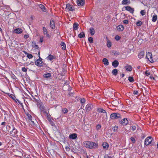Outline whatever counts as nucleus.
Listing matches in <instances>:
<instances>
[{
  "mask_svg": "<svg viewBox=\"0 0 158 158\" xmlns=\"http://www.w3.org/2000/svg\"><path fill=\"white\" fill-rule=\"evenodd\" d=\"M119 64V62L117 60H114L112 63V66L114 68H116L118 66Z\"/></svg>",
  "mask_w": 158,
  "mask_h": 158,
  "instance_id": "obj_14",
  "label": "nucleus"
},
{
  "mask_svg": "<svg viewBox=\"0 0 158 158\" xmlns=\"http://www.w3.org/2000/svg\"><path fill=\"white\" fill-rule=\"evenodd\" d=\"M73 29L74 30H77L79 28V24L77 23H74L73 26Z\"/></svg>",
  "mask_w": 158,
  "mask_h": 158,
  "instance_id": "obj_26",
  "label": "nucleus"
},
{
  "mask_svg": "<svg viewBox=\"0 0 158 158\" xmlns=\"http://www.w3.org/2000/svg\"><path fill=\"white\" fill-rule=\"evenodd\" d=\"M45 35H46V36L47 37L49 38L50 37V35L48 33H47V34H45Z\"/></svg>",
  "mask_w": 158,
  "mask_h": 158,
  "instance_id": "obj_57",
  "label": "nucleus"
},
{
  "mask_svg": "<svg viewBox=\"0 0 158 158\" xmlns=\"http://www.w3.org/2000/svg\"><path fill=\"white\" fill-rule=\"evenodd\" d=\"M88 41L91 44L93 43V39L92 37H89L88 38Z\"/></svg>",
  "mask_w": 158,
  "mask_h": 158,
  "instance_id": "obj_40",
  "label": "nucleus"
},
{
  "mask_svg": "<svg viewBox=\"0 0 158 158\" xmlns=\"http://www.w3.org/2000/svg\"><path fill=\"white\" fill-rule=\"evenodd\" d=\"M128 80L130 82H133L134 81V80L133 77L130 76L128 77Z\"/></svg>",
  "mask_w": 158,
  "mask_h": 158,
  "instance_id": "obj_38",
  "label": "nucleus"
},
{
  "mask_svg": "<svg viewBox=\"0 0 158 158\" xmlns=\"http://www.w3.org/2000/svg\"><path fill=\"white\" fill-rule=\"evenodd\" d=\"M130 2V0H123L122 2V4L123 5H126Z\"/></svg>",
  "mask_w": 158,
  "mask_h": 158,
  "instance_id": "obj_34",
  "label": "nucleus"
},
{
  "mask_svg": "<svg viewBox=\"0 0 158 158\" xmlns=\"http://www.w3.org/2000/svg\"><path fill=\"white\" fill-rule=\"evenodd\" d=\"M118 128V127L115 126L112 128V130L114 131H115L117 130Z\"/></svg>",
  "mask_w": 158,
  "mask_h": 158,
  "instance_id": "obj_44",
  "label": "nucleus"
},
{
  "mask_svg": "<svg viewBox=\"0 0 158 158\" xmlns=\"http://www.w3.org/2000/svg\"><path fill=\"white\" fill-rule=\"evenodd\" d=\"M117 30L119 31H122L124 29V27L122 25H120L117 27Z\"/></svg>",
  "mask_w": 158,
  "mask_h": 158,
  "instance_id": "obj_15",
  "label": "nucleus"
},
{
  "mask_svg": "<svg viewBox=\"0 0 158 158\" xmlns=\"http://www.w3.org/2000/svg\"><path fill=\"white\" fill-rule=\"evenodd\" d=\"M52 76L51 73H48L47 72L45 73L44 74L43 77L45 78H49Z\"/></svg>",
  "mask_w": 158,
  "mask_h": 158,
  "instance_id": "obj_17",
  "label": "nucleus"
},
{
  "mask_svg": "<svg viewBox=\"0 0 158 158\" xmlns=\"http://www.w3.org/2000/svg\"><path fill=\"white\" fill-rule=\"evenodd\" d=\"M102 62L104 65H109V63L107 59L106 58H103L102 60Z\"/></svg>",
  "mask_w": 158,
  "mask_h": 158,
  "instance_id": "obj_27",
  "label": "nucleus"
},
{
  "mask_svg": "<svg viewBox=\"0 0 158 158\" xmlns=\"http://www.w3.org/2000/svg\"><path fill=\"white\" fill-rule=\"evenodd\" d=\"M157 15H154L152 16V20H157Z\"/></svg>",
  "mask_w": 158,
  "mask_h": 158,
  "instance_id": "obj_41",
  "label": "nucleus"
},
{
  "mask_svg": "<svg viewBox=\"0 0 158 158\" xmlns=\"http://www.w3.org/2000/svg\"><path fill=\"white\" fill-rule=\"evenodd\" d=\"M106 45L109 48H110L111 46V43L110 40H108L107 41Z\"/></svg>",
  "mask_w": 158,
  "mask_h": 158,
  "instance_id": "obj_35",
  "label": "nucleus"
},
{
  "mask_svg": "<svg viewBox=\"0 0 158 158\" xmlns=\"http://www.w3.org/2000/svg\"><path fill=\"white\" fill-rule=\"evenodd\" d=\"M5 124V123L4 122H3L2 123L1 125H4Z\"/></svg>",
  "mask_w": 158,
  "mask_h": 158,
  "instance_id": "obj_62",
  "label": "nucleus"
},
{
  "mask_svg": "<svg viewBox=\"0 0 158 158\" xmlns=\"http://www.w3.org/2000/svg\"><path fill=\"white\" fill-rule=\"evenodd\" d=\"M152 138L151 136H149L146 138L144 141V144L146 145H148L152 142Z\"/></svg>",
  "mask_w": 158,
  "mask_h": 158,
  "instance_id": "obj_6",
  "label": "nucleus"
},
{
  "mask_svg": "<svg viewBox=\"0 0 158 158\" xmlns=\"http://www.w3.org/2000/svg\"><path fill=\"white\" fill-rule=\"evenodd\" d=\"M43 33L44 35H45V34H47V33H48L47 29L45 27H43Z\"/></svg>",
  "mask_w": 158,
  "mask_h": 158,
  "instance_id": "obj_37",
  "label": "nucleus"
},
{
  "mask_svg": "<svg viewBox=\"0 0 158 158\" xmlns=\"http://www.w3.org/2000/svg\"><path fill=\"white\" fill-rule=\"evenodd\" d=\"M10 98L16 103H19L21 106L23 108V104L18 99H17L15 94H10Z\"/></svg>",
  "mask_w": 158,
  "mask_h": 158,
  "instance_id": "obj_2",
  "label": "nucleus"
},
{
  "mask_svg": "<svg viewBox=\"0 0 158 158\" xmlns=\"http://www.w3.org/2000/svg\"><path fill=\"white\" fill-rule=\"evenodd\" d=\"M62 112L64 114H65L68 112V110L66 108H64L62 109Z\"/></svg>",
  "mask_w": 158,
  "mask_h": 158,
  "instance_id": "obj_39",
  "label": "nucleus"
},
{
  "mask_svg": "<svg viewBox=\"0 0 158 158\" xmlns=\"http://www.w3.org/2000/svg\"><path fill=\"white\" fill-rule=\"evenodd\" d=\"M39 7L40 8L41 10L44 12H46L47 10L45 7V6L42 4H40L39 5Z\"/></svg>",
  "mask_w": 158,
  "mask_h": 158,
  "instance_id": "obj_18",
  "label": "nucleus"
},
{
  "mask_svg": "<svg viewBox=\"0 0 158 158\" xmlns=\"http://www.w3.org/2000/svg\"><path fill=\"white\" fill-rule=\"evenodd\" d=\"M142 23L141 22L140 20H139V21L136 23V25L138 26H140L141 25Z\"/></svg>",
  "mask_w": 158,
  "mask_h": 158,
  "instance_id": "obj_42",
  "label": "nucleus"
},
{
  "mask_svg": "<svg viewBox=\"0 0 158 158\" xmlns=\"http://www.w3.org/2000/svg\"><path fill=\"white\" fill-rule=\"evenodd\" d=\"M128 121L127 118H125L122 119L121 121V123L123 125H126L128 123Z\"/></svg>",
  "mask_w": 158,
  "mask_h": 158,
  "instance_id": "obj_12",
  "label": "nucleus"
},
{
  "mask_svg": "<svg viewBox=\"0 0 158 158\" xmlns=\"http://www.w3.org/2000/svg\"><path fill=\"white\" fill-rule=\"evenodd\" d=\"M92 107L93 105L91 104H88L85 107L86 110L87 112H89L91 110Z\"/></svg>",
  "mask_w": 158,
  "mask_h": 158,
  "instance_id": "obj_11",
  "label": "nucleus"
},
{
  "mask_svg": "<svg viewBox=\"0 0 158 158\" xmlns=\"http://www.w3.org/2000/svg\"><path fill=\"white\" fill-rule=\"evenodd\" d=\"M140 14L142 15H144L145 14V11L144 10H141L140 11Z\"/></svg>",
  "mask_w": 158,
  "mask_h": 158,
  "instance_id": "obj_45",
  "label": "nucleus"
},
{
  "mask_svg": "<svg viewBox=\"0 0 158 158\" xmlns=\"http://www.w3.org/2000/svg\"><path fill=\"white\" fill-rule=\"evenodd\" d=\"M105 158H112L111 157L108 155L106 156H105Z\"/></svg>",
  "mask_w": 158,
  "mask_h": 158,
  "instance_id": "obj_60",
  "label": "nucleus"
},
{
  "mask_svg": "<svg viewBox=\"0 0 158 158\" xmlns=\"http://www.w3.org/2000/svg\"><path fill=\"white\" fill-rule=\"evenodd\" d=\"M77 2L78 6H83L85 3V0H77Z\"/></svg>",
  "mask_w": 158,
  "mask_h": 158,
  "instance_id": "obj_13",
  "label": "nucleus"
},
{
  "mask_svg": "<svg viewBox=\"0 0 158 158\" xmlns=\"http://www.w3.org/2000/svg\"><path fill=\"white\" fill-rule=\"evenodd\" d=\"M89 30L90 34L92 35H94L95 33V31L94 28L90 27V28L89 29Z\"/></svg>",
  "mask_w": 158,
  "mask_h": 158,
  "instance_id": "obj_29",
  "label": "nucleus"
},
{
  "mask_svg": "<svg viewBox=\"0 0 158 158\" xmlns=\"http://www.w3.org/2000/svg\"><path fill=\"white\" fill-rule=\"evenodd\" d=\"M80 102L81 103H84L85 102V98H81L80 99Z\"/></svg>",
  "mask_w": 158,
  "mask_h": 158,
  "instance_id": "obj_43",
  "label": "nucleus"
},
{
  "mask_svg": "<svg viewBox=\"0 0 158 158\" xmlns=\"http://www.w3.org/2000/svg\"><path fill=\"white\" fill-rule=\"evenodd\" d=\"M60 45L62 47V49L63 50H65L66 49V45L65 43L62 42L60 43Z\"/></svg>",
  "mask_w": 158,
  "mask_h": 158,
  "instance_id": "obj_33",
  "label": "nucleus"
},
{
  "mask_svg": "<svg viewBox=\"0 0 158 158\" xmlns=\"http://www.w3.org/2000/svg\"><path fill=\"white\" fill-rule=\"evenodd\" d=\"M121 38L118 35H117L115 36V39L117 40H119Z\"/></svg>",
  "mask_w": 158,
  "mask_h": 158,
  "instance_id": "obj_48",
  "label": "nucleus"
},
{
  "mask_svg": "<svg viewBox=\"0 0 158 158\" xmlns=\"http://www.w3.org/2000/svg\"><path fill=\"white\" fill-rule=\"evenodd\" d=\"M33 47L36 49H38L39 48V47H38V45L36 44H35L34 45H33Z\"/></svg>",
  "mask_w": 158,
  "mask_h": 158,
  "instance_id": "obj_51",
  "label": "nucleus"
},
{
  "mask_svg": "<svg viewBox=\"0 0 158 158\" xmlns=\"http://www.w3.org/2000/svg\"><path fill=\"white\" fill-rule=\"evenodd\" d=\"M101 126L100 125L98 124L96 126V129L97 130H98L101 128Z\"/></svg>",
  "mask_w": 158,
  "mask_h": 158,
  "instance_id": "obj_46",
  "label": "nucleus"
},
{
  "mask_svg": "<svg viewBox=\"0 0 158 158\" xmlns=\"http://www.w3.org/2000/svg\"><path fill=\"white\" fill-rule=\"evenodd\" d=\"M125 9L127 11H129V12L131 13H133L134 11V9L133 8L131 7L130 6H127L125 7Z\"/></svg>",
  "mask_w": 158,
  "mask_h": 158,
  "instance_id": "obj_10",
  "label": "nucleus"
},
{
  "mask_svg": "<svg viewBox=\"0 0 158 158\" xmlns=\"http://www.w3.org/2000/svg\"><path fill=\"white\" fill-rule=\"evenodd\" d=\"M84 146L86 147L94 149L96 148L98 146V144L94 142L85 141L83 143Z\"/></svg>",
  "mask_w": 158,
  "mask_h": 158,
  "instance_id": "obj_1",
  "label": "nucleus"
},
{
  "mask_svg": "<svg viewBox=\"0 0 158 158\" xmlns=\"http://www.w3.org/2000/svg\"><path fill=\"white\" fill-rule=\"evenodd\" d=\"M130 139L133 143H135V139L134 137H131L130 138Z\"/></svg>",
  "mask_w": 158,
  "mask_h": 158,
  "instance_id": "obj_47",
  "label": "nucleus"
},
{
  "mask_svg": "<svg viewBox=\"0 0 158 158\" xmlns=\"http://www.w3.org/2000/svg\"><path fill=\"white\" fill-rule=\"evenodd\" d=\"M125 69L127 71L129 72L132 70V68L131 65H128V64H126L125 66Z\"/></svg>",
  "mask_w": 158,
  "mask_h": 158,
  "instance_id": "obj_16",
  "label": "nucleus"
},
{
  "mask_svg": "<svg viewBox=\"0 0 158 158\" xmlns=\"http://www.w3.org/2000/svg\"><path fill=\"white\" fill-rule=\"evenodd\" d=\"M28 118H29V119L30 120H31V118H32V116H31V115H29H29H28Z\"/></svg>",
  "mask_w": 158,
  "mask_h": 158,
  "instance_id": "obj_61",
  "label": "nucleus"
},
{
  "mask_svg": "<svg viewBox=\"0 0 158 158\" xmlns=\"http://www.w3.org/2000/svg\"><path fill=\"white\" fill-rule=\"evenodd\" d=\"M144 51H141L138 55V57L141 59L144 57Z\"/></svg>",
  "mask_w": 158,
  "mask_h": 158,
  "instance_id": "obj_20",
  "label": "nucleus"
},
{
  "mask_svg": "<svg viewBox=\"0 0 158 158\" xmlns=\"http://www.w3.org/2000/svg\"><path fill=\"white\" fill-rule=\"evenodd\" d=\"M121 117L120 114L117 113H114L111 114L110 118L112 119H118Z\"/></svg>",
  "mask_w": 158,
  "mask_h": 158,
  "instance_id": "obj_4",
  "label": "nucleus"
},
{
  "mask_svg": "<svg viewBox=\"0 0 158 158\" xmlns=\"http://www.w3.org/2000/svg\"><path fill=\"white\" fill-rule=\"evenodd\" d=\"M133 94L135 95H138L139 94V92L137 90H134L133 91Z\"/></svg>",
  "mask_w": 158,
  "mask_h": 158,
  "instance_id": "obj_50",
  "label": "nucleus"
},
{
  "mask_svg": "<svg viewBox=\"0 0 158 158\" xmlns=\"http://www.w3.org/2000/svg\"><path fill=\"white\" fill-rule=\"evenodd\" d=\"M14 31L15 33H16L17 34H19V33H21L22 32V30L20 28H18L15 29L14 30Z\"/></svg>",
  "mask_w": 158,
  "mask_h": 158,
  "instance_id": "obj_21",
  "label": "nucleus"
},
{
  "mask_svg": "<svg viewBox=\"0 0 158 158\" xmlns=\"http://www.w3.org/2000/svg\"><path fill=\"white\" fill-rule=\"evenodd\" d=\"M12 77L13 78H14L15 80L16 79V78H16V77L14 75V77Z\"/></svg>",
  "mask_w": 158,
  "mask_h": 158,
  "instance_id": "obj_63",
  "label": "nucleus"
},
{
  "mask_svg": "<svg viewBox=\"0 0 158 158\" xmlns=\"http://www.w3.org/2000/svg\"><path fill=\"white\" fill-rule=\"evenodd\" d=\"M97 111L99 113H106V110L102 108H98Z\"/></svg>",
  "mask_w": 158,
  "mask_h": 158,
  "instance_id": "obj_32",
  "label": "nucleus"
},
{
  "mask_svg": "<svg viewBox=\"0 0 158 158\" xmlns=\"http://www.w3.org/2000/svg\"><path fill=\"white\" fill-rule=\"evenodd\" d=\"M17 130L14 127L12 131H10V136H12L13 137H16L17 136Z\"/></svg>",
  "mask_w": 158,
  "mask_h": 158,
  "instance_id": "obj_8",
  "label": "nucleus"
},
{
  "mask_svg": "<svg viewBox=\"0 0 158 158\" xmlns=\"http://www.w3.org/2000/svg\"><path fill=\"white\" fill-rule=\"evenodd\" d=\"M85 34L83 31L82 32L80 33L78 35V37L79 38H82L85 36Z\"/></svg>",
  "mask_w": 158,
  "mask_h": 158,
  "instance_id": "obj_28",
  "label": "nucleus"
},
{
  "mask_svg": "<svg viewBox=\"0 0 158 158\" xmlns=\"http://www.w3.org/2000/svg\"><path fill=\"white\" fill-rule=\"evenodd\" d=\"M65 149H66L67 151H69L70 149V148L68 146L65 147Z\"/></svg>",
  "mask_w": 158,
  "mask_h": 158,
  "instance_id": "obj_56",
  "label": "nucleus"
},
{
  "mask_svg": "<svg viewBox=\"0 0 158 158\" xmlns=\"http://www.w3.org/2000/svg\"><path fill=\"white\" fill-rule=\"evenodd\" d=\"M77 135L76 133H73L72 134H70L69 135V138L70 139H75L77 137Z\"/></svg>",
  "mask_w": 158,
  "mask_h": 158,
  "instance_id": "obj_9",
  "label": "nucleus"
},
{
  "mask_svg": "<svg viewBox=\"0 0 158 158\" xmlns=\"http://www.w3.org/2000/svg\"><path fill=\"white\" fill-rule=\"evenodd\" d=\"M50 27L52 29H54L55 28V22L54 20H50Z\"/></svg>",
  "mask_w": 158,
  "mask_h": 158,
  "instance_id": "obj_22",
  "label": "nucleus"
},
{
  "mask_svg": "<svg viewBox=\"0 0 158 158\" xmlns=\"http://www.w3.org/2000/svg\"><path fill=\"white\" fill-rule=\"evenodd\" d=\"M47 58L51 61L56 59V56L51 54L49 55L47 57Z\"/></svg>",
  "mask_w": 158,
  "mask_h": 158,
  "instance_id": "obj_19",
  "label": "nucleus"
},
{
  "mask_svg": "<svg viewBox=\"0 0 158 158\" xmlns=\"http://www.w3.org/2000/svg\"><path fill=\"white\" fill-rule=\"evenodd\" d=\"M43 41H44L43 38V37H40V42L41 43H42V42H43Z\"/></svg>",
  "mask_w": 158,
  "mask_h": 158,
  "instance_id": "obj_55",
  "label": "nucleus"
},
{
  "mask_svg": "<svg viewBox=\"0 0 158 158\" xmlns=\"http://www.w3.org/2000/svg\"><path fill=\"white\" fill-rule=\"evenodd\" d=\"M35 64L38 66H42L43 63L42 61V59L39 56V59L36 60L35 62Z\"/></svg>",
  "mask_w": 158,
  "mask_h": 158,
  "instance_id": "obj_5",
  "label": "nucleus"
},
{
  "mask_svg": "<svg viewBox=\"0 0 158 158\" xmlns=\"http://www.w3.org/2000/svg\"><path fill=\"white\" fill-rule=\"evenodd\" d=\"M44 112H45L46 114V115L47 117V118H48V117L50 118V115H49V113H47V112H46L45 111Z\"/></svg>",
  "mask_w": 158,
  "mask_h": 158,
  "instance_id": "obj_53",
  "label": "nucleus"
},
{
  "mask_svg": "<svg viewBox=\"0 0 158 158\" xmlns=\"http://www.w3.org/2000/svg\"><path fill=\"white\" fill-rule=\"evenodd\" d=\"M102 146L104 149H107L108 148L109 145L106 142H104L102 143Z\"/></svg>",
  "mask_w": 158,
  "mask_h": 158,
  "instance_id": "obj_30",
  "label": "nucleus"
},
{
  "mask_svg": "<svg viewBox=\"0 0 158 158\" xmlns=\"http://www.w3.org/2000/svg\"><path fill=\"white\" fill-rule=\"evenodd\" d=\"M24 37L25 39H27L28 38L29 36L27 35H24Z\"/></svg>",
  "mask_w": 158,
  "mask_h": 158,
  "instance_id": "obj_59",
  "label": "nucleus"
},
{
  "mask_svg": "<svg viewBox=\"0 0 158 158\" xmlns=\"http://www.w3.org/2000/svg\"><path fill=\"white\" fill-rule=\"evenodd\" d=\"M138 127V126L137 125H133L131 126V129L133 131H134L136 130V127Z\"/></svg>",
  "mask_w": 158,
  "mask_h": 158,
  "instance_id": "obj_36",
  "label": "nucleus"
},
{
  "mask_svg": "<svg viewBox=\"0 0 158 158\" xmlns=\"http://www.w3.org/2000/svg\"><path fill=\"white\" fill-rule=\"evenodd\" d=\"M152 58V54L150 52H148L146 53V59H148L149 60V59L150 58V59Z\"/></svg>",
  "mask_w": 158,
  "mask_h": 158,
  "instance_id": "obj_24",
  "label": "nucleus"
},
{
  "mask_svg": "<svg viewBox=\"0 0 158 158\" xmlns=\"http://www.w3.org/2000/svg\"><path fill=\"white\" fill-rule=\"evenodd\" d=\"M119 54V52H118L115 51L114 52V55L115 56H117Z\"/></svg>",
  "mask_w": 158,
  "mask_h": 158,
  "instance_id": "obj_54",
  "label": "nucleus"
},
{
  "mask_svg": "<svg viewBox=\"0 0 158 158\" xmlns=\"http://www.w3.org/2000/svg\"><path fill=\"white\" fill-rule=\"evenodd\" d=\"M37 104L38 107H39L42 111H43L44 112H45V107L42 102L40 101H38L37 102Z\"/></svg>",
  "mask_w": 158,
  "mask_h": 158,
  "instance_id": "obj_3",
  "label": "nucleus"
},
{
  "mask_svg": "<svg viewBox=\"0 0 158 158\" xmlns=\"http://www.w3.org/2000/svg\"><path fill=\"white\" fill-rule=\"evenodd\" d=\"M23 52L25 54L27 55V57L28 58L31 59L32 58L33 56L32 54L28 53L27 52L25 51H23Z\"/></svg>",
  "mask_w": 158,
  "mask_h": 158,
  "instance_id": "obj_23",
  "label": "nucleus"
},
{
  "mask_svg": "<svg viewBox=\"0 0 158 158\" xmlns=\"http://www.w3.org/2000/svg\"><path fill=\"white\" fill-rule=\"evenodd\" d=\"M145 74L147 76H148L149 75H150L151 74L149 72H148V71L147 70L145 72Z\"/></svg>",
  "mask_w": 158,
  "mask_h": 158,
  "instance_id": "obj_49",
  "label": "nucleus"
},
{
  "mask_svg": "<svg viewBox=\"0 0 158 158\" xmlns=\"http://www.w3.org/2000/svg\"><path fill=\"white\" fill-rule=\"evenodd\" d=\"M47 120L49 122L52 126L53 127L55 126V123L53 122V120L51 119L50 118L48 117V118H47Z\"/></svg>",
  "mask_w": 158,
  "mask_h": 158,
  "instance_id": "obj_25",
  "label": "nucleus"
},
{
  "mask_svg": "<svg viewBox=\"0 0 158 158\" xmlns=\"http://www.w3.org/2000/svg\"><path fill=\"white\" fill-rule=\"evenodd\" d=\"M118 70L115 69L112 71V73L113 75L116 76L118 74Z\"/></svg>",
  "mask_w": 158,
  "mask_h": 158,
  "instance_id": "obj_31",
  "label": "nucleus"
},
{
  "mask_svg": "<svg viewBox=\"0 0 158 158\" xmlns=\"http://www.w3.org/2000/svg\"><path fill=\"white\" fill-rule=\"evenodd\" d=\"M27 69L25 67H23L22 69V71L23 72H26L27 71Z\"/></svg>",
  "mask_w": 158,
  "mask_h": 158,
  "instance_id": "obj_52",
  "label": "nucleus"
},
{
  "mask_svg": "<svg viewBox=\"0 0 158 158\" xmlns=\"http://www.w3.org/2000/svg\"><path fill=\"white\" fill-rule=\"evenodd\" d=\"M66 8L69 11H73L74 10V7L72 5L69 3L66 4Z\"/></svg>",
  "mask_w": 158,
  "mask_h": 158,
  "instance_id": "obj_7",
  "label": "nucleus"
},
{
  "mask_svg": "<svg viewBox=\"0 0 158 158\" xmlns=\"http://www.w3.org/2000/svg\"><path fill=\"white\" fill-rule=\"evenodd\" d=\"M123 23L125 24H127L128 23V20H123Z\"/></svg>",
  "mask_w": 158,
  "mask_h": 158,
  "instance_id": "obj_58",
  "label": "nucleus"
},
{
  "mask_svg": "<svg viewBox=\"0 0 158 158\" xmlns=\"http://www.w3.org/2000/svg\"><path fill=\"white\" fill-rule=\"evenodd\" d=\"M140 68V66H138L137 67V68L138 69H139Z\"/></svg>",
  "mask_w": 158,
  "mask_h": 158,
  "instance_id": "obj_64",
  "label": "nucleus"
}]
</instances>
